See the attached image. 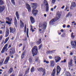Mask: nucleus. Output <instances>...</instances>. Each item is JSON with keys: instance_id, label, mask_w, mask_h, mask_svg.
Wrapping results in <instances>:
<instances>
[{"instance_id": "obj_43", "label": "nucleus", "mask_w": 76, "mask_h": 76, "mask_svg": "<svg viewBox=\"0 0 76 76\" xmlns=\"http://www.w3.org/2000/svg\"><path fill=\"white\" fill-rule=\"evenodd\" d=\"M3 63V59H2L0 61V65H1V64H2Z\"/></svg>"}, {"instance_id": "obj_8", "label": "nucleus", "mask_w": 76, "mask_h": 76, "mask_svg": "<svg viewBox=\"0 0 76 76\" xmlns=\"http://www.w3.org/2000/svg\"><path fill=\"white\" fill-rule=\"evenodd\" d=\"M35 8H33V9L32 10V14L34 15V16H35L37 15V14L38 13V10H35Z\"/></svg>"}, {"instance_id": "obj_45", "label": "nucleus", "mask_w": 76, "mask_h": 76, "mask_svg": "<svg viewBox=\"0 0 76 76\" xmlns=\"http://www.w3.org/2000/svg\"><path fill=\"white\" fill-rule=\"evenodd\" d=\"M21 27H24V24L23 23H22L21 24V25H20Z\"/></svg>"}, {"instance_id": "obj_2", "label": "nucleus", "mask_w": 76, "mask_h": 76, "mask_svg": "<svg viewBox=\"0 0 76 76\" xmlns=\"http://www.w3.org/2000/svg\"><path fill=\"white\" fill-rule=\"evenodd\" d=\"M61 16V14L59 12H58L57 13V15L56 16V18H55L53 19L52 20L50 21V24L51 25V23L52 24H53V23L54 22H56L60 18V16Z\"/></svg>"}, {"instance_id": "obj_34", "label": "nucleus", "mask_w": 76, "mask_h": 76, "mask_svg": "<svg viewBox=\"0 0 76 76\" xmlns=\"http://www.w3.org/2000/svg\"><path fill=\"white\" fill-rule=\"evenodd\" d=\"M28 31H29V29H28V28H27V29L26 33H27V36L28 38H29V35H28Z\"/></svg>"}, {"instance_id": "obj_39", "label": "nucleus", "mask_w": 76, "mask_h": 76, "mask_svg": "<svg viewBox=\"0 0 76 76\" xmlns=\"http://www.w3.org/2000/svg\"><path fill=\"white\" fill-rule=\"evenodd\" d=\"M74 60L75 61V64H76V57L74 56Z\"/></svg>"}, {"instance_id": "obj_27", "label": "nucleus", "mask_w": 76, "mask_h": 76, "mask_svg": "<svg viewBox=\"0 0 76 76\" xmlns=\"http://www.w3.org/2000/svg\"><path fill=\"white\" fill-rule=\"evenodd\" d=\"M32 4L33 5V7H35L34 9H36V7H37V4L33 3H32Z\"/></svg>"}, {"instance_id": "obj_51", "label": "nucleus", "mask_w": 76, "mask_h": 76, "mask_svg": "<svg viewBox=\"0 0 76 76\" xmlns=\"http://www.w3.org/2000/svg\"><path fill=\"white\" fill-rule=\"evenodd\" d=\"M70 62L73 63V60L72 59H71L70 60Z\"/></svg>"}, {"instance_id": "obj_6", "label": "nucleus", "mask_w": 76, "mask_h": 76, "mask_svg": "<svg viewBox=\"0 0 76 76\" xmlns=\"http://www.w3.org/2000/svg\"><path fill=\"white\" fill-rule=\"evenodd\" d=\"M44 4H45L46 6V12H48L49 10V6L48 5V2L46 1L45 0H44Z\"/></svg>"}, {"instance_id": "obj_30", "label": "nucleus", "mask_w": 76, "mask_h": 76, "mask_svg": "<svg viewBox=\"0 0 76 76\" xmlns=\"http://www.w3.org/2000/svg\"><path fill=\"white\" fill-rule=\"evenodd\" d=\"M37 43L38 44V45L40 44L41 43V39H39V41H37Z\"/></svg>"}, {"instance_id": "obj_17", "label": "nucleus", "mask_w": 76, "mask_h": 76, "mask_svg": "<svg viewBox=\"0 0 76 76\" xmlns=\"http://www.w3.org/2000/svg\"><path fill=\"white\" fill-rule=\"evenodd\" d=\"M56 68H54L52 72V73L51 74L52 76H55V74H56Z\"/></svg>"}, {"instance_id": "obj_54", "label": "nucleus", "mask_w": 76, "mask_h": 76, "mask_svg": "<svg viewBox=\"0 0 76 76\" xmlns=\"http://www.w3.org/2000/svg\"><path fill=\"white\" fill-rule=\"evenodd\" d=\"M64 8V6H63L61 7V9H63Z\"/></svg>"}, {"instance_id": "obj_47", "label": "nucleus", "mask_w": 76, "mask_h": 76, "mask_svg": "<svg viewBox=\"0 0 76 76\" xmlns=\"http://www.w3.org/2000/svg\"><path fill=\"white\" fill-rule=\"evenodd\" d=\"M65 35V33H63L62 35L61 36L62 37H64V36Z\"/></svg>"}, {"instance_id": "obj_13", "label": "nucleus", "mask_w": 76, "mask_h": 76, "mask_svg": "<svg viewBox=\"0 0 76 76\" xmlns=\"http://www.w3.org/2000/svg\"><path fill=\"white\" fill-rule=\"evenodd\" d=\"M26 8L28 10V11L29 12H30L31 11V7L30 5H29V4H26Z\"/></svg>"}, {"instance_id": "obj_53", "label": "nucleus", "mask_w": 76, "mask_h": 76, "mask_svg": "<svg viewBox=\"0 0 76 76\" xmlns=\"http://www.w3.org/2000/svg\"><path fill=\"white\" fill-rule=\"evenodd\" d=\"M49 57L50 59H52V58H53V57L51 56H49Z\"/></svg>"}, {"instance_id": "obj_52", "label": "nucleus", "mask_w": 76, "mask_h": 76, "mask_svg": "<svg viewBox=\"0 0 76 76\" xmlns=\"http://www.w3.org/2000/svg\"><path fill=\"white\" fill-rule=\"evenodd\" d=\"M63 28H66V25L65 24H64L63 26Z\"/></svg>"}, {"instance_id": "obj_61", "label": "nucleus", "mask_w": 76, "mask_h": 76, "mask_svg": "<svg viewBox=\"0 0 76 76\" xmlns=\"http://www.w3.org/2000/svg\"><path fill=\"white\" fill-rule=\"evenodd\" d=\"M47 54H50V51H47Z\"/></svg>"}, {"instance_id": "obj_41", "label": "nucleus", "mask_w": 76, "mask_h": 76, "mask_svg": "<svg viewBox=\"0 0 76 76\" xmlns=\"http://www.w3.org/2000/svg\"><path fill=\"white\" fill-rule=\"evenodd\" d=\"M71 37L72 38H75V35H73V33H72Z\"/></svg>"}, {"instance_id": "obj_4", "label": "nucleus", "mask_w": 76, "mask_h": 76, "mask_svg": "<svg viewBox=\"0 0 76 76\" xmlns=\"http://www.w3.org/2000/svg\"><path fill=\"white\" fill-rule=\"evenodd\" d=\"M10 33H12L13 34H15L16 32V29L15 28H13L12 27H10Z\"/></svg>"}, {"instance_id": "obj_57", "label": "nucleus", "mask_w": 76, "mask_h": 76, "mask_svg": "<svg viewBox=\"0 0 76 76\" xmlns=\"http://www.w3.org/2000/svg\"><path fill=\"white\" fill-rule=\"evenodd\" d=\"M68 8H69V7H68V6H66V7L65 8V10H67V9H68Z\"/></svg>"}, {"instance_id": "obj_40", "label": "nucleus", "mask_w": 76, "mask_h": 76, "mask_svg": "<svg viewBox=\"0 0 76 76\" xmlns=\"http://www.w3.org/2000/svg\"><path fill=\"white\" fill-rule=\"evenodd\" d=\"M32 60V57H30L29 59V61L30 62H31Z\"/></svg>"}, {"instance_id": "obj_33", "label": "nucleus", "mask_w": 76, "mask_h": 76, "mask_svg": "<svg viewBox=\"0 0 76 76\" xmlns=\"http://www.w3.org/2000/svg\"><path fill=\"white\" fill-rule=\"evenodd\" d=\"M10 38V37H8L7 38H6V39H5V41L4 42V44H6V42H7L8 41V40Z\"/></svg>"}, {"instance_id": "obj_59", "label": "nucleus", "mask_w": 76, "mask_h": 76, "mask_svg": "<svg viewBox=\"0 0 76 76\" xmlns=\"http://www.w3.org/2000/svg\"><path fill=\"white\" fill-rule=\"evenodd\" d=\"M12 47V46H11V45H9L8 48H10V47Z\"/></svg>"}, {"instance_id": "obj_3", "label": "nucleus", "mask_w": 76, "mask_h": 76, "mask_svg": "<svg viewBox=\"0 0 76 76\" xmlns=\"http://www.w3.org/2000/svg\"><path fill=\"white\" fill-rule=\"evenodd\" d=\"M32 51L33 57H34V56L37 55V54H38L37 47L36 46H34V48L32 49Z\"/></svg>"}, {"instance_id": "obj_11", "label": "nucleus", "mask_w": 76, "mask_h": 76, "mask_svg": "<svg viewBox=\"0 0 76 76\" xmlns=\"http://www.w3.org/2000/svg\"><path fill=\"white\" fill-rule=\"evenodd\" d=\"M38 71H39L40 72H41L42 71V72H43V75L44 76L45 74V70L44 69H42V68H40L39 69H37Z\"/></svg>"}, {"instance_id": "obj_1", "label": "nucleus", "mask_w": 76, "mask_h": 76, "mask_svg": "<svg viewBox=\"0 0 76 76\" xmlns=\"http://www.w3.org/2000/svg\"><path fill=\"white\" fill-rule=\"evenodd\" d=\"M47 27V23H45L43 24H40L39 25V31L40 33L44 34V30L46 29Z\"/></svg>"}, {"instance_id": "obj_32", "label": "nucleus", "mask_w": 76, "mask_h": 76, "mask_svg": "<svg viewBox=\"0 0 76 76\" xmlns=\"http://www.w3.org/2000/svg\"><path fill=\"white\" fill-rule=\"evenodd\" d=\"M66 76H71V75L70 73L68 72H66L65 73Z\"/></svg>"}, {"instance_id": "obj_50", "label": "nucleus", "mask_w": 76, "mask_h": 76, "mask_svg": "<svg viewBox=\"0 0 76 76\" xmlns=\"http://www.w3.org/2000/svg\"><path fill=\"white\" fill-rule=\"evenodd\" d=\"M15 76V74L14 73H12L10 76Z\"/></svg>"}, {"instance_id": "obj_28", "label": "nucleus", "mask_w": 76, "mask_h": 76, "mask_svg": "<svg viewBox=\"0 0 76 76\" xmlns=\"http://www.w3.org/2000/svg\"><path fill=\"white\" fill-rule=\"evenodd\" d=\"M4 2L2 0H0V5H3L4 4Z\"/></svg>"}, {"instance_id": "obj_48", "label": "nucleus", "mask_w": 76, "mask_h": 76, "mask_svg": "<svg viewBox=\"0 0 76 76\" xmlns=\"http://www.w3.org/2000/svg\"><path fill=\"white\" fill-rule=\"evenodd\" d=\"M42 44H41L39 46V49H41V48L42 47Z\"/></svg>"}, {"instance_id": "obj_36", "label": "nucleus", "mask_w": 76, "mask_h": 76, "mask_svg": "<svg viewBox=\"0 0 76 76\" xmlns=\"http://www.w3.org/2000/svg\"><path fill=\"white\" fill-rule=\"evenodd\" d=\"M72 64L73 63L72 62H69L68 63V65H69V66H73Z\"/></svg>"}, {"instance_id": "obj_64", "label": "nucleus", "mask_w": 76, "mask_h": 76, "mask_svg": "<svg viewBox=\"0 0 76 76\" xmlns=\"http://www.w3.org/2000/svg\"><path fill=\"white\" fill-rule=\"evenodd\" d=\"M15 39V37H12V38H11V39L12 40H13V39Z\"/></svg>"}, {"instance_id": "obj_29", "label": "nucleus", "mask_w": 76, "mask_h": 76, "mask_svg": "<svg viewBox=\"0 0 76 76\" xmlns=\"http://www.w3.org/2000/svg\"><path fill=\"white\" fill-rule=\"evenodd\" d=\"M35 67L34 66H33L31 69V72H34L35 71Z\"/></svg>"}, {"instance_id": "obj_22", "label": "nucleus", "mask_w": 76, "mask_h": 76, "mask_svg": "<svg viewBox=\"0 0 76 76\" xmlns=\"http://www.w3.org/2000/svg\"><path fill=\"white\" fill-rule=\"evenodd\" d=\"M9 30H7L6 31L5 37H7L9 36Z\"/></svg>"}, {"instance_id": "obj_35", "label": "nucleus", "mask_w": 76, "mask_h": 76, "mask_svg": "<svg viewBox=\"0 0 76 76\" xmlns=\"http://www.w3.org/2000/svg\"><path fill=\"white\" fill-rule=\"evenodd\" d=\"M35 61L38 62L39 61V58L38 57H36L35 60Z\"/></svg>"}, {"instance_id": "obj_19", "label": "nucleus", "mask_w": 76, "mask_h": 76, "mask_svg": "<svg viewBox=\"0 0 76 76\" xmlns=\"http://www.w3.org/2000/svg\"><path fill=\"white\" fill-rule=\"evenodd\" d=\"M10 59V57L8 56L6 58V59L5 60L4 64H7V63H8L9 61V59Z\"/></svg>"}, {"instance_id": "obj_31", "label": "nucleus", "mask_w": 76, "mask_h": 76, "mask_svg": "<svg viewBox=\"0 0 76 76\" xmlns=\"http://www.w3.org/2000/svg\"><path fill=\"white\" fill-rule=\"evenodd\" d=\"M72 16V13L71 12H69V13L66 15V18H67L69 16Z\"/></svg>"}, {"instance_id": "obj_58", "label": "nucleus", "mask_w": 76, "mask_h": 76, "mask_svg": "<svg viewBox=\"0 0 76 76\" xmlns=\"http://www.w3.org/2000/svg\"><path fill=\"white\" fill-rule=\"evenodd\" d=\"M3 33V32H2V31L1 30L0 31V34H1Z\"/></svg>"}, {"instance_id": "obj_7", "label": "nucleus", "mask_w": 76, "mask_h": 76, "mask_svg": "<svg viewBox=\"0 0 76 76\" xmlns=\"http://www.w3.org/2000/svg\"><path fill=\"white\" fill-rule=\"evenodd\" d=\"M71 47L72 48H75L76 47V41H71Z\"/></svg>"}, {"instance_id": "obj_21", "label": "nucleus", "mask_w": 76, "mask_h": 76, "mask_svg": "<svg viewBox=\"0 0 76 76\" xmlns=\"http://www.w3.org/2000/svg\"><path fill=\"white\" fill-rule=\"evenodd\" d=\"M25 56H26V50H24L23 53L22 54L21 58L23 59Z\"/></svg>"}, {"instance_id": "obj_38", "label": "nucleus", "mask_w": 76, "mask_h": 76, "mask_svg": "<svg viewBox=\"0 0 76 76\" xmlns=\"http://www.w3.org/2000/svg\"><path fill=\"white\" fill-rule=\"evenodd\" d=\"M11 1L13 4V5H15V0H11Z\"/></svg>"}, {"instance_id": "obj_16", "label": "nucleus", "mask_w": 76, "mask_h": 76, "mask_svg": "<svg viewBox=\"0 0 76 76\" xmlns=\"http://www.w3.org/2000/svg\"><path fill=\"white\" fill-rule=\"evenodd\" d=\"M55 59L56 60V63H57V62H58L60 59H61L60 57H57L56 56L55 57Z\"/></svg>"}, {"instance_id": "obj_20", "label": "nucleus", "mask_w": 76, "mask_h": 76, "mask_svg": "<svg viewBox=\"0 0 76 76\" xmlns=\"http://www.w3.org/2000/svg\"><path fill=\"white\" fill-rule=\"evenodd\" d=\"M30 20L31 23H35V22L34 17L32 16L30 17Z\"/></svg>"}, {"instance_id": "obj_14", "label": "nucleus", "mask_w": 76, "mask_h": 76, "mask_svg": "<svg viewBox=\"0 0 76 76\" xmlns=\"http://www.w3.org/2000/svg\"><path fill=\"white\" fill-rule=\"evenodd\" d=\"M7 19L8 21H6V23H8V25H10L11 24V22H12V19H10L9 18H6Z\"/></svg>"}, {"instance_id": "obj_46", "label": "nucleus", "mask_w": 76, "mask_h": 76, "mask_svg": "<svg viewBox=\"0 0 76 76\" xmlns=\"http://www.w3.org/2000/svg\"><path fill=\"white\" fill-rule=\"evenodd\" d=\"M56 2V0H52V3L53 4H54V3Z\"/></svg>"}, {"instance_id": "obj_24", "label": "nucleus", "mask_w": 76, "mask_h": 76, "mask_svg": "<svg viewBox=\"0 0 76 76\" xmlns=\"http://www.w3.org/2000/svg\"><path fill=\"white\" fill-rule=\"evenodd\" d=\"M13 71V69L12 67L10 68L9 70L8 71L9 74L12 73Z\"/></svg>"}, {"instance_id": "obj_37", "label": "nucleus", "mask_w": 76, "mask_h": 76, "mask_svg": "<svg viewBox=\"0 0 76 76\" xmlns=\"http://www.w3.org/2000/svg\"><path fill=\"white\" fill-rule=\"evenodd\" d=\"M44 63H46V64H48L49 63V61H46V60H44Z\"/></svg>"}, {"instance_id": "obj_62", "label": "nucleus", "mask_w": 76, "mask_h": 76, "mask_svg": "<svg viewBox=\"0 0 76 76\" xmlns=\"http://www.w3.org/2000/svg\"><path fill=\"white\" fill-rule=\"evenodd\" d=\"M19 76H23V74H21L19 75Z\"/></svg>"}, {"instance_id": "obj_15", "label": "nucleus", "mask_w": 76, "mask_h": 76, "mask_svg": "<svg viewBox=\"0 0 76 76\" xmlns=\"http://www.w3.org/2000/svg\"><path fill=\"white\" fill-rule=\"evenodd\" d=\"M55 66V62L53 60L50 61V66L51 67H53Z\"/></svg>"}, {"instance_id": "obj_9", "label": "nucleus", "mask_w": 76, "mask_h": 76, "mask_svg": "<svg viewBox=\"0 0 76 76\" xmlns=\"http://www.w3.org/2000/svg\"><path fill=\"white\" fill-rule=\"evenodd\" d=\"M15 53V49L14 48H11L10 51V55H13Z\"/></svg>"}, {"instance_id": "obj_63", "label": "nucleus", "mask_w": 76, "mask_h": 76, "mask_svg": "<svg viewBox=\"0 0 76 76\" xmlns=\"http://www.w3.org/2000/svg\"><path fill=\"white\" fill-rule=\"evenodd\" d=\"M15 55L17 57H18V55L17 54H15Z\"/></svg>"}, {"instance_id": "obj_42", "label": "nucleus", "mask_w": 76, "mask_h": 76, "mask_svg": "<svg viewBox=\"0 0 76 76\" xmlns=\"http://www.w3.org/2000/svg\"><path fill=\"white\" fill-rule=\"evenodd\" d=\"M55 51V50H51L50 51V54H51L53 53H54V52Z\"/></svg>"}, {"instance_id": "obj_60", "label": "nucleus", "mask_w": 76, "mask_h": 76, "mask_svg": "<svg viewBox=\"0 0 76 76\" xmlns=\"http://www.w3.org/2000/svg\"><path fill=\"white\" fill-rule=\"evenodd\" d=\"M25 48V47L24 46L23 48V51L24 50Z\"/></svg>"}, {"instance_id": "obj_44", "label": "nucleus", "mask_w": 76, "mask_h": 76, "mask_svg": "<svg viewBox=\"0 0 76 76\" xmlns=\"http://www.w3.org/2000/svg\"><path fill=\"white\" fill-rule=\"evenodd\" d=\"M3 26L1 28V29H4V28H5V24L4 25H3Z\"/></svg>"}, {"instance_id": "obj_5", "label": "nucleus", "mask_w": 76, "mask_h": 76, "mask_svg": "<svg viewBox=\"0 0 76 76\" xmlns=\"http://www.w3.org/2000/svg\"><path fill=\"white\" fill-rule=\"evenodd\" d=\"M8 45L7 44H6L4 46L3 48L2 51L1 52V53H4V52L5 51H6V52H7V50H8V49H6L7 48V46Z\"/></svg>"}, {"instance_id": "obj_26", "label": "nucleus", "mask_w": 76, "mask_h": 76, "mask_svg": "<svg viewBox=\"0 0 76 76\" xmlns=\"http://www.w3.org/2000/svg\"><path fill=\"white\" fill-rule=\"evenodd\" d=\"M15 15L17 17V18L18 20L19 19V14L18 13V12L17 11L16 12Z\"/></svg>"}, {"instance_id": "obj_23", "label": "nucleus", "mask_w": 76, "mask_h": 76, "mask_svg": "<svg viewBox=\"0 0 76 76\" xmlns=\"http://www.w3.org/2000/svg\"><path fill=\"white\" fill-rule=\"evenodd\" d=\"M14 22L15 26L16 27H17V26H18V23L17 22V20H16V17H15Z\"/></svg>"}, {"instance_id": "obj_49", "label": "nucleus", "mask_w": 76, "mask_h": 76, "mask_svg": "<svg viewBox=\"0 0 76 76\" xmlns=\"http://www.w3.org/2000/svg\"><path fill=\"white\" fill-rule=\"evenodd\" d=\"M3 38V36H0V41L2 39V38Z\"/></svg>"}, {"instance_id": "obj_10", "label": "nucleus", "mask_w": 76, "mask_h": 76, "mask_svg": "<svg viewBox=\"0 0 76 76\" xmlns=\"http://www.w3.org/2000/svg\"><path fill=\"white\" fill-rule=\"evenodd\" d=\"M61 70V68L58 65L57 67V75H58V74H60V71Z\"/></svg>"}, {"instance_id": "obj_18", "label": "nucleus", "mask_w": 76, "mask_h": 76, "mask_svg": "<svg viewBox=\"0 0 76 76\" xmlns=\"http://www.w3.org/2000/svg\"><path fill=\"white\" fill-rule=\"evenodd\" d=\"M4 8H5L4 6H0V12H3V11L4 9Z\"/></svg>"}, {"instance_id": "obj_25", "label": "nucleus", "mask_w": 76, "mask_h": 76, "mask_svg": "<svg viewBox=\"0 0 76 76\" xmlns=\"http://www.w3.org/2000/svg\"><path fill=\"white\" fill-rule=\"evenodd\" d=\"M29 69H30V68H29V67H28V68L27 70H26V71H25V75H24V76H25V75H26L27 74V73H29Z\"/></svg>"}, {"instance_id": "obj_55", "label": "nucleus", "mask_w": 76, "mask_h": 76, "mask_svg": "<svg viewBox=\"0 0 76 76\" xmlns=\"http://www.w3.org/2000/svg\"><path fill=\"white\" fill-rule=\"evenodd\" d=\"M22 43L20 44L19 45V47H20L21 46H22Z\"/></svg>"}, {"instance_id": "obj_12", "label": "nucleus", "mask_w": 76, "mask_h": 76, "mask_svg": "<svg viewBox=\"0 0 76 76\" xmlns=\"http://www.w3.org/2000/svg\"><path fill=\"white\" fill-rule=\"evenodd\" d=\"M76 6V3L75 2H72L71 3V6L70 7V9L71 10H73L74 7H75Z\"/></svg>"}, {"instance_id": "obj_56", "label": "nucleus", "mask_w": 76, "mask_h": 76, "mask_svg": "<svg viewBox=\"0 0 76 76\" xmlns=\"http://www.w3.org/2000/svg\"><path fill=\"white\" fill-rule=\"evenodd\" d=\"M70 55H71V56H72V55H73V53L72 52L70 53Z\"/></svg>"}]
</instances>
